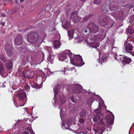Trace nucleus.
Listing matches in <instances>:
<instances>
[{
	"label": "nucleus",
	"instance_id": "obj_1",
	"mask_svg": "<svg viewBox=\"0 0 134 134\" xmlns=\"http://www.w3.org/2000/svg\"><path fill=\"white\" fill-rule=\"evenodd\" d=\"M109 18L107 15H103L98 19V22L102 26L105 28H110L114 25V22L111 20L108 21V19Z\"/></svg>",
	"mask_w": 134,
	"mask_h": 134
},
{
	"label": "nucleus",
	"instance_id": "obj_2",
	"mask_svg": "<svg viewBox=\"0 0 134 134\" xmlns=\"http://www.w3.org/2000/svg\"><path fill=\"white\" fill-rule=\"evenodd\" d=\"M116 4L114 2H112L110 4H107L104 3L102 7V11L105 13H109L110 11H114L117 10V7L116 6Z\"/></svg>",
	"mask_w": 134,
	"mask_h": 134
},
{
	"label": "nucleus",
	"instance_id": "obj_3",
	"mask_svg": "<svg viewBox=\"0 0 134 134\" xmlns=\"http://www.w3.org/2000/svg\"><path fill=\"white\" fill-rule=\"evenodd\" d=\"M39 36L36 31L31 32L27 36V41L31 43H36L38 41Z\"/></svg>",
	"mask_w": 134,
	"mask_h": 134
},
{
	"label": "nucleus",
	"instance_id": "obj_4",
	"mask_svg": "<svg viewBox=\"0 0 134 134\" xmlns=\"http://www.w3.org/2000/svg\"><path fill=\"white\" fill-rule=\"evenodd\" d=\"M4 47L7 55L11 57V60L13 61H15L17 57L16 55L14 54H13L12 51L13 49L12 46L9 43H7L5 44Z\"/></svg>",
	"mask_w": 134,
	"mask_h": 134
},
{
	"label": "nucleus",
	"instance_id": "obj_5",
	"mask_svg": "<svg viewBox=\"0 0 134 134\" xmlns=\"http://www.w3.org/2000/svg\"><path fill=\"white\" fill-rule=\"evenodd\" d=\"M70 61L73 65L78 66H82L84 64L81 56L79 55H73V57L70 59Z\"/></svg>",
	"mask_w": 134,
	"mask_h": 134
},
{
	"label": "nucleus",
	"instance_id": "obj_6",
	"mask_svg": "<svg viewBox=\"0 0 134 134\" xmlns=\"http://www.w3.org/2000/svg\"><path fill=\"white\" fill-rule=\"evenodd\" d=\"M72 53L71 52L70 50H66L61 53L59 57V60H61L62 61H64L65 62H67L68 57H69L70 59L72 58Z\"/></svg>",
	"mask_w": 134,
	"mask_h": 134
},
{
	"label": "nucleus",
	"instance_id": "obj_7",
	"mask_svg": "<svg viewBox=\"0 0 134 134\" xmlns=\"http://www.w3.org/2000/svg\"><path fill=\"white\" fill-rule=\"evenodd\" d=\"M16 97L18 98L20 104L19 107L24 105L25 102L24 99L26 97V93L24 90H22L19 92L17 94Z\"/></svg>",
	"mask_w": 134,
	"mask_h": 134
},
{
	"label": "nucleus",
	"instance_id": "obj_8",
	"mask_svg": "<svg viewBox=\"0 0 134 134\" xmlns=\"http://www.w3.org/2000/svg\"><path fill=\"white\" fill-rule=\"evenodd\" d=\"M97 123L98 126L94 127V128L95 133L97 132L98 131H100L101 130H104L105 128V125L103 121L100 120L98 121Z\"/></svg>",
	"mask_w": 134,
	"mask_h": 134
},
{
	"label": "nucleus",
	"instance_id": "obj_9",
	"mask_svg": "<svg viewBox=\"0 0 134 134\" xmlns=\"http://www.w3.org/2000/svg\"><path fill=\"white\" fill-rule=\"evenodd\" d=\"M77 13V12L76 11L72 12L71 14L69 19L71 18L72 19L74 23H77L81 20V18L78 15Z\"/></svg>",
	"mask_w": 134,
	"mask_h": 134
},
{
	"label": "nucleus",
	"instance_id": "obj_10",
	"mask_svg": "<svg viewBox=\"0 0 134 134\" xmlns=\"http://www.w3.org/2000/svg\"><path fill=\"white\" fill-rule=\"evenodd\" d=\"M88 27L90 29L91 32L96 33L97 32L99 27L93 22H90L88 25Z\"/></svg>",
	"mask_w": 134,
	"mask_h": 134
},
{
	"label": "nucleus",
	"instance_id": "obj_11",
	"mask_svg": "<svg viewBox=\"0 0 134 134\" xmlns=\"http://www.w3.org/2000/svg\"><path fill=\"white\" fill-rule=\"evenodd\" d=\"M132 42H125L124 43L125 51L126 52L130 53L133 50Z\"/></svg>",
	"mask_w": 134,
	"mask_h": 134
},
{
	"label": "nucleus",
	"instance_id": "obj_12",
	"mask_svg": "<svg viewBox=\"0 0 134 134\" xmlns=\"http://www.w3.org/2000/svg\"><path fill=\"white\" fill-rule=\"evenodd\" d=\"M14 41L15 44L17 46L20 45L23 43V37L20 34H18L15 37Z\"/></svg>",
	"mask_w": 134,
	"mask_h": 134
},
{
	"label": "nucleus",
	"instance_id": "obj_13",
	"mask_svg": "<svg viewBox=\"0 0 134 134\" xmlns=\"http://www.w3.org/2000/svg\"><path fill=\"white\" fill-rule=\"evenodd\" d=\"M72 93L75 94H79L81 92L82 87L81 85L76 84L73 85Z\"/></svg>",
	"mask_w": 134,
	"mask_h": 134
},
{
	"label": "nucleus",
	"instance_id": "obj_14",
	"mask_svg": "<svg viewBox=\"0 0 134 134\" xmlns=\"http://www.w3.org/2000/svg\"><path fill=\"white\" fill-rule=\"evenodd\" d=\"M123 60L122 63H124L125 64H129L131 62V58L128 57L125 55L124 56L123 58Z\"/></svg>",
	"mask_w": 134,
	"mask_h": 134
},
{
	"label": "nucleus",
	"instance_id": "obj_15",
	"mask_svg": "<svg viewBox=\"0 0 134 134\" xmlns=\"http://www.w3.org/2000/svg\"><path fill=\"white\" fill-rule=\"evenodd\" d=\"M6 64L5 67L8 69L10 70L12 69L13 64L11 60H8Z\"/></svg>",
	"mask_w": 134,
	"mask_h": 134
},
{
	"label": "nucleus",
	"instance_id": "obj_16",
	"mask_svg": "<svg viewBox=\"0 0 134 134\" xmlns=\"http://www.w3.org/2000/svg\"><path fill=\"white\" fill-rule=\"evenodd\" d=\"M75 30L74 29L70 30L68 31V36L70 38L74 37L75 38H77V36L76 37L74 36V32Z\"/></svg>",
	"mask_w": 134,
	"mask_h": 134
},
{
	"label": "nucleus",
	"instance_id": "obj_17",
	"mask_svg": "<svg viewBox=\"0 0 134 134\" xmlns=\"http://www.w3.org/2000/svg\"><path fill=\"white\" fill-rule=\"evenodd\" d=\"M29 57V55L24 56L23 61V63L24 65H25L28 63Z\"/></svg>",
	"mask_w": 134,
	"mask_h": 134
},
{
	"label": "nucleus",
	"instance_id": "obj_18",
	"mask_svg": "<svg viewBox=\"0 0 134 134\" xmlns=\"http://www.w3.org/2000/svg\"><path fill=\"white\" fill-rule=\"evenodd\" d=\"M54 46L55 48L57 49L60 46V42L58 40H55L54 41L53 43Z\"/></svg>",
	"mask_w": 134,
	"mask_h": 134
},
{
	"label": "nucleus",
	"instance_id": "obj_19",
	"mask_svg": "<svg viewBox=\"0 0 134 134\" xmlns=\"http://www.w3.org/2000/svg\"><path fill=\"white\" fill-rule=\"evenodd\" d=\"M30 83L33 88H38L39 87L38 84L34 81H30Z\"/></svg>",
	"mask_w": 134,
	"mask_h": 134
},
{
	"label": "nucleus",
	"instance_id": "obj_20",
	"mask_svg": "<svg viewBox=\"0 0 134 134\" xmlns=\"http://www.w3.org/2000/svg\"><path fill=\"white\" fill-rule=\"evenodd\" d=\"M31 73L29 71H27L24 75V76L27 78H31L32 76L31 75Z\"/></svg>",
	"mask_w": 134,
	"mask_h": 134
},
{
	"label": "nucleus",
	"instance_id": "obj_21",
	"mask_svg": "<svg viewBox=\"0 0 134 134\" xmlns=\"http://www.w3.org/2000/svg\"><path fill=\"white\" fill-rule=\"evenodd\" d=\"M86 114V110L85 109H82L80 113V116L81 117H85Z\"/></svg>",
	"mask_w": 134,
	"mask_h": 134
},
{
	"label": "nucleus",
	"instance_id": "obj_22",
	"mask_svg": "<svg viewBox=\"0 0 134 134\" xmlns=\"http://www.w3.org/2000/svg\"><path fill=\"white\" fill-rule=\"evenodd\" d=\"M125 55H120L119 56H115V59L117 60H120L121 61H122L123 60V58H124V56Z\"/></svg>",
	"mask_w": 134,
	"mask_h": 134
},
{
	"label": "nucleus",
	"instance_id": "obj_23",
	"mask_svg": "<svg viewBox=\"0 0 134 134\" xmlns=\"http://www.w3.org/2000/svg\"><path fill=\"white\" fill-rule=\"evenodd\" d=\"M70 26V23L68 21H66L65 25H63L62 27H63L65 29L69 28Z\"/></svg>",
	"mask_w": 134,
	"mask_h": 134
},
{
	"label": "nucleus",
	"instance_id": "obj_24",
	"mask_svg": "<svg viewBox=\"0 0 134 134\" xmlns=\"http://www.w3.org/2000/svg\"><path fill=\"white\" fill-rule=\"evenodd\" d=\"M4 65L2 64L0 66V74H3L4 71Z\"/></svg>",
	"mask_w": 134,
	"mask_h": 134
},
{
	"label": "nucleus",
	"instance_id": "obj_25",
	"mask_svg": "<svg viewBox=\"0 0 134 134\" xmlns=\"http://www.w3.org/2000/svg\"><path fill=\"white\" fill-rule=\"evenodd\" d=\"M91 15H89L85 16L83 19V21H88L91 18Z\"/></svg>",
	"mask_w": 134,
	"mask_h": 134
},
{
	"label": "nucleus",
	"instance_id": "obj_26",
	"mask_svg": "<svg viewBox=\"0 0 134 134\" xmlns=\"http://www.w3.org/2000/svg\"><path fill=\"white\" fill-rule=\"evenodd\" d=\"M107 121L108 124L110 125H112L114 122V120L111 118L107 119Z\"/></svg>",
	"mask_w": 134,
	"mask_h": 134
},
{
	"label": "nucleus",
	"instance_id": "obj_27",
	"mask_svg": "<svg viewBox=\"0 0 134 134\" xmlns=\"http://www.w3.org/2000/svg\"><path fill=\"white\" fill-rule=\"evenodd\" d=\"M0 59L3 62L5 63H6L7 61V59H6V57L4 56H1L0 57Z\"/></svg>",
	"mask_w": 134,
	"mask_h": 134
},
{
	"label": "nucleus",
	"instance_id": "obj_28",
	"mask_svg": "<svg viewBox=\"0 0 134 134\" xmlns=\"http://www.w3.org/2000/svg\"><path fill=\"white\" fill-rule=\"evenodd\" d=\"M83 31H84L85 33H87L88 34V33H90V32H91L90 29L88 27V25L87 26V27L84 28Z\"/></svg>",
	"mask_w": 134,
	"mask_h": 134
},
{
	"label": "nucleus",
	"instance_id": "obj_29",
	"mask_svg": "<svg viewBox=\"0 0 134 134\" xmlns=\"http://www.w3.org/2000/svg\"><path fill=\"white\" fill-rule=\"evenodd\" d=\"M102 1V0H94L93 2L94 4L98 5L101 3Z\"/></svg>",
	"mask_w": 134,
	"mask_h": 134
},
{
	"label": "nucleus",
	"instance_id": "obj_30",
	"mask_svg": "<svg viewBox=\"0 0 134 134\" xmlns=\"http://www.w3.org/2000/svg\"><path fill=\"white\" fill-rule=\"evenodd\" d=\"M63 126L66 129H69V124L67 122L64 123L63 125Z\"/></svg>",
	"mask_w": 134,
	"mask_h": 134
},
{
	"label": "nucleus",
	"instance_id": "obj_31",
	"mask_svg": "<svg viewBox=\"0 0 134 134\" xmlns=\"http://www.w3.org/2000/svg\"><path fill=\"white\" fill-rule=\"evenodd\" d=\"M70 99L72 102L74 103H76L77 101V100L74 98V95H72L70 97Z\"/></svg>",
	"mask_w": 134,
	"mask_h": 134
},
{
	"label": "nucleus",
	"instance_id": "obj_32",
	"mask_svg": "<svg viewBox=\"0 0 134 134\" xmlns=\"http://www.w3.org/2000/svg\"><path fill=\"white\" fill-rule=\"evenodd\" d=\"M30 88V86L27 84H26L24 86V88L26 91L29 90Z\"/></svg>",
	"mask_w": 134,
	"mask_h": 134
},
{
	"label": "nucleus",
	"instance_id": "obj_33",
	"mask_svg": "<svg viewBox=\"0 0 134 134\" xmlns=\"http://www.w3.org/2000/svg\"><path fill=\"white\" fill-rule=\"evenodd\" d=\"M93 98L92 97L89 98L87 101V104H89V102H90V103H92V102H93Z\"/></svg>",
	"mask_w": 134,
	"mask_h": 134
},
{
	"label": "nucleus",
	"instance_id": "obj_34",
	"mask_svg": "<svg viewBox=\"0 0 134 134\" xmlns=\"http://www.w3.org/2000/svg\"><path fill=\"white\" fill-rule=\"evenodd\" d=\"M127 31L131 34H133L134 33L133 30L130 28L128 29Z\"/></svg>",
	"mask_w": 134,
	"mask_h": 134
},
{
	"label": "nucleus",
	"instance_id": "obj_35",
	"mask_svg": "<svg viewBox=\"0 0 134 134\" xmlns=\"http://www.w3.org/2000/svg\"><path fill=\"white\" fill-rule=\"evenodd\" d=\"M96 117H97V119H98V121H100V120L103 121L102 118H101V117L100 116H99V115H97Z\"/></svg>",
	"mask_w": 134,
	"mask_h": 134
},
{
	"label": "nucleus",
	"instance_id": "obj_36",
	"mask_svg": "<svg viewBox=\"0 0 134 134\" xmlns=\"http://www.w3.org/2000/svg\"><path fill=\"white\" fill-rule=\"evenodd\" d=\"M53 91L54 93V96L55 97L57 93V90L56 88H54L53 89Z\"/></svg>",
	"mask_w": 134,
	"mask_h": 134
},
{
	"label": "nucleus",
	"instance_id": "obj_37",
	"mask_svg": "<svg viewBox=\"0 0 134 134\" xmlns=\"http://www.w3.org/2000/svg\"><path fill=\"white\" fill-rule=\"evenodd\" d=\"M107 57L105 55H104L103 56L102 58V60L104 61L105 60L107 59Z\"/></svg>",
	"mask_w": 134,
	"mask_h": 134
},
{
	"label": "nucleus",
	"instance_id": "obj_38",
	"mask_svg": "<svg viewBox=\"0 0 134 134\" xmlns=\"http://www.w3.org/2000/svg\"><path fill=\"white\" fill-rule=\"evenodd\" d=\"M84 119H80L79 120V122L81 123H83L84 122Z\"/></svg>",
	"mask_w": 134,
	"mask_h": 134
},
{
	"label": "nucleus",
	"instance_id": "obj_39",
	"mask_svg": "<svg viewBox=\"0 0 134 134\" xmlns=\"http://www.w3.org/2000/svg\"><path fill=\"white\" fill-rule=\"evenodd\" d=\"M21 134H30L27 131H24Z\"/></svg>",
	"mask_w": 134,
	"mask_h": 134
},
{
	"label": "nucleus",
	"instance_id": "obj_40",
	"mask_svg": "<svg viewBox=\"0 0 134 134\" xmlns=\"http://www.w3.org/2000/svg\"><path fill=\"white\" fill-rule=\"evenodd\" d=\"M69 69H68L66 68H64V69L63 72H64V73L65 74V72L67 71H69Z\"/></svg>",
	"mask_w": 134,
	"mask_h": 134
},
{
	"label": "nucleus",
	"instance_id": "obj_41",
	"mask_svg": "<svg viewBox=\"0 0 134 134\" xmlns=\"http://www.w3.org/2000/svg\"><path fill=\"white\" fill-rule=\"evenodd\" d=\"M97 117L96 116V117H94L93 119V121H97Z\"/></svg>",
	"mask_w": 134,
	"mask_h": 134
},
{
	"label": "nucleus",
	"instance_id": "obj_42",
	"mask_svg": "<svg viewBox=\"0 0 134 134\" xmlns=\"http://www.w3.org/2000/svg\"><path fill=\"white\" fill-rule=\"evenodd\" d=\"M13 102H14V104L15 105V106L17 107H18V105L16 104V102H15V100H13Z\"/></svg>",
	"mask_w": 134,
	"mask_h": 134
},
{
	"label": "nucleus",
	"instance_id": "obj_43",
	"mask_svg": "<svg viewBox=\"0 0 134 134\" xmlns=\"http://www.w3.org/2000/svg\"><path fill=\"white\" fill-rule=\"evenodd\" d=\"M132 55L134 56V52H131V51H130V53Z\"/></svg>",
	"mask_w": 134,
	"mask_h": 134
},
{
	"label": "nucleus",
	"instance_id": "obj_44",
	"mask_svg": "<svg viewBox=\"0 0 134 134\" xmlns=\"http://www.w3.org/2000/svg\"><path fill=\"white\" fill-rule=\"evenodd\" d=\"M134 7L133 5L132 4L129 5V7L130 9H131Z\"/></svg>",
	"mask_w": 134,
	"mask_h": 134
},
{
	"label": "nucleus",
	"instance_id": "obj_45",
	"mask_svg": "<svg viewBox=\"0 0 134 134\" xmlns=\"http://www.w3.org/2000/svg\"><path fill=\"white\" fill-rule=\"evenodd\" d=\"M98 62L99 64H102V62L100 61V59L98 60Z\"/></svg>",
	"mask_w": 134,
	"mask_h": 134
},
{
	"label": "nucleus",
	"instance_id": "obj_46",
	"mask_svg": "<svg viewBox=\"0 0 134 134\" xmlns=\"http://www.w3.org/2000/svg\"><path fill=\"white\" fill-rule=\"evenodd\" d=\"M1 15L3 17H5L6 16V15L4 13H2L1 14Z\"/></svg>",
	"mask_w": 134,
	"mask_h": 134
},
{
	"label": "nucleus",
	"instance_id": "obj_47",
	"mask_svg": "<svg viewBox=\"0 0 134 134\" xmlns=\"http://www.w3.org/2000/svg\"><path fill=\"white\" fill-rule=\"evenodd\" d=\"M5 23H2V25L3 26H4V25H5Z\"/></svg>",
	"mask_w": 134,
	"mask_h": 134
},
{
	"label": "nucleus",
	"instance_id": "obj_48",
	"mask_svg": "<svg viewBox=\"0 0 134 134\" xmlns=\"http://www.w3.org/2000/svg\"><path fill=\"white\" fill-rule=\"evenodd\" d=\"M15 2L16 4H17L18 3V2L17 0H15Z\"/></svg>",
	"mask_w": 134,
	"mask_h": 134
},
{
	"label": "nucleus",
	"instance_id": "obj_49",
	"mask_svg": "<svg viewBox=\"0 0 134 134\" xmlns=\"http://www.w3.org/2000/svg\"><path fill=\"white\" fill-rule=\"evenodd\" d=\"M56 30V28H54L53 29V31H54Z\"/></svg>",
	"mask_w": 134,
	"mask_h": 134
},
{
	"label": "nucleus",
	"instance_id": "obj_50",
	"mask_svg": "<svg viewBox=\"0 0 134 134\" xmlns=\"http://www.w3.org/2000/svg\"><path fill=\"white\" fill-rule=\"evenodd\" d=\"M3 64V63L0 61V66Z\"/></svg>",
	"mask_w": 134,
	"mask_h": 134
},
{
	"label": "nucleus",
	"instance_id": "obj_51",
	"mask_svg": "<svg viewBox=\"0 0 134 134\" xmlns=\"http://www.w3.org/2000/svg\"><path fill=\"white\" fill-rule=\"evenodd\" d=\"M25 0H20V1L21 2H23Z\"/></svg>",
	"mask_w": 134,
	"mask_h": 134
},
{
	"label": "nucleus",
	"instance_id": "obj_52",
	"mask_svg": "<svg viewBox=\"0 0 134 134\" xmlns=\"http://www.w3.org/2000/svg\"><path fill=\"white\" fill-rule=\"evenodd\" d=\"M81 2H83L84 1H85L86 0H80Z\"/></svg>",
	"mask_w": 134,
	"mask_h": 134
},
{
	"label": "nucleus",
	"instance_id": "obj_53",
	"mask_svg": "<svg viewBox=\"0 0 134 134\" xmlns=\"http://www.w3.org/2000/svg\"><path fill=\"white\" fill-rule=\"evenodd\" d=\"M21 8H23L24 7V5H21Z\"/></svg>",
	"mask_w": 134,
	"mask_h": 134
},
{
	"label": "nucleus",
	"instance_id": "obj_54",
	"mask_svg": "<svg viewBox=\"0 0 134 134\" xmlns=\"http://www.w3.org/2000/svg\"><path fill=\"white\" fill-rule=\"evenodd\" d=\"M6 3H4V6H5L6 5Z\"/></svg>",
	"mask_w": 134,
	"mask_h": 134
},
{
	"label": "nucleus",
	"instance_id": "obj_55",
	"mask_svg": "<svg viewBox=\"0 0 134 134\" xmlns=\"http://www.w3.org/2000/svg\"><path fill=\"white\" fill-rule=\"evenodd\" d=\"M112 115L113 116V117H114V115H113V114H112Z\"/></svg>",
	"mask_w": 134,
	"mask_h": 134
},
{
	"label": "nucleus",
	"instance_id": "obj_56",
	"mask_svg": "<svg viewBox=\"0 0 134 134\" xmlns=\"http://www.w3.org/2000/svg\"><path fill=\"white\" fill-rule=\"evenodd\" d=\"M133 11H134V9H133Z\"/></svg>",
	"mask_w": 134,
	"mask_h": 134
}]
</instances>
